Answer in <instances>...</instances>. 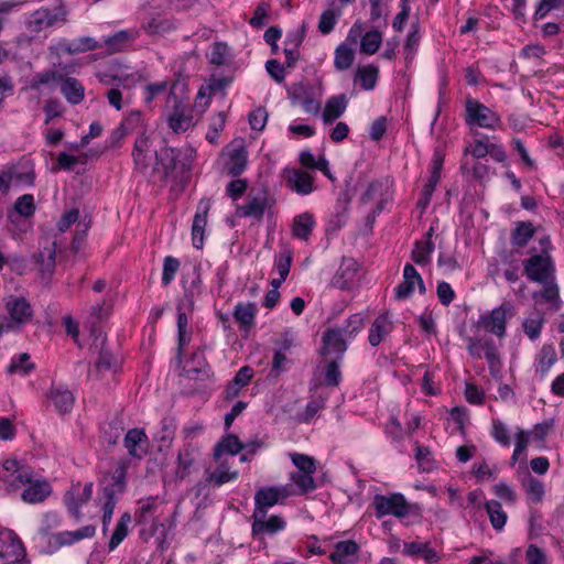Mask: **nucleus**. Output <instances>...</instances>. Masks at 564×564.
I'll use <instances>...</instances> for the list:
<instances>
[{"label": "nucleus", "mask_w": 564, "mask_h": 564, "mask_svg": "<svg viewBox=\"0 0 564 564\" xmlns=\"http://www.w3.org/2000/svg\"><path fill=\"white\" fill-rule=\"evenodd\" d=\"M292 464L296 467L290 474V480L296 486L299 494L305 495L314 491L317 484L313 477L316 473V460L314 457L302 453H289Z\"/></svg>", "instance_id": "f257e3e1"}, {"label": "nucleus", "mask_w": 564, "mask_h": 564, "mask_svg": "<svg viewBox=\"0 0 564 564\" xmlns=\"http://www.w3.org/2000/svg\"><path fill=\"white\" fill-rule=\"evenodd\" d=\"M126 466L120 465L113 470L110 477H105L100 481L98 502L101 506L102 512L113 513L118 496L126 489Z\"/></svg>", "instance_id": "f03ea898"}, {"label": "nucleus", "mask_w": 564, "mask_h": 564, "mask_svg": "<svg viewBox=\"0 0 564 564\" xmlns=\"http://www.w3.org/2000/svg\"><path fill=\"white\" fill-rule=\"evenodd\" d=\"M465 110V121L471 130L482 128L494 131L502 124L500 116L478 99L466 98Z\"/></svg>", "instance_id": "7ed1b4c3"}, {"label": "nucleus", "mask_w": 564, "mask_h": 564, "mask_svg": "<svg viewBox=\"0 0 564 564\" xmlns=\"http://www.w3.org/2000/svg\"><path fill=\"white\" fill-rule=\"evenodd\" d=\"M68 11L64 2H59L54 11L48 8L42 7L32 12L26 21V29L34 34H39L45 29L52 28L57 23H65L67 21Z\"/></svg>", "instance_id": "20e7f679"}, {"label": "nucleus", "mask_w": 564, "mask_h": 564, "mask_svg": "<svg viewBox=\"0 0 564 564\" xmlns=\"http://www.w3.org/2000/svg\"><path fill=\"white\" fill-rule=\"evenodd\" d=\"M372 506L378 519L386 516L402 519L411 513L412 508L402 494L376 495Z\"/></svg>", "instance_id": "39448f33"}, {"label": "nucleus", "mask_w": 564, "mask_h": 564, "mask_svg": "<svg viewBox=\"0 0 564 564\" xmlns=\"http://www.w3.org/2000/svg\"><path fill=\"white\" fill-rule=\"evenodd\" d=\"M271 207L269 192L264 186L252 187L247 196V202L236 207V215L240 218H253L261 220L267 208Z\"/></svg>", "instance_id": "423d86ee"}, {"label": "nucleus", "mask_w": 564, "mask_h": 564, "mask_svg": "<svg viewBox=\"0 0 564 564\" xmlns=\"http://www.w3.org/2000/svg\"><path fill=\"white\" fill-rule=\"evenodd\" d=\"M288 96L293 106H301L306 113H319V97L311 84L304 82L293 84L288 89Z\"/></svg>", "instance_id": "0eeeda50"}, {"label": "nucleus", "mask_w": 564, "mask_h": 564, "mask_svg": "<svg viewBox=\"0 0 564 564\" xmlns=\"http://www.w3.org/2000/svg\"><path fill=\"white\" fill-rule=\"evenodd\" d=\"M24 557V546L15 532L0 530V564H20Z\"/></svg>", "instance_id": "6e6552de"}, {"label": "nucleus", "mask_w": 564, "mask_h": 564, "mask_svg": "<svg viewBox=\"0 0 564 564\" xmlns=\"http://www.w3.org/2000/svg\"><path fill=\"white\" fill-rule=\"evenodd\" d=\"M514 315V306L510 302H503L495 307L489 314L480 317V325L487 332L498 337L506 335V324Z\"/></svg>", "instance_id": "1a4fd4ad"}, {"label": "nucleus", "mask_w": 564, "mask_h": 564, "mask_svg": "<svg viewBox=\"0 0 564 564\" xmlns=\"http://www.w3.org/2000/svg\"><path fill=\"white\" fill-rule=\"evenodd\" d=\"M251 533L254 539H263L264 535H274L280 531H283L286 527V522L280 516H270L268 512L253 511L251 516Z\"/></svg>", "instance_id": "9d476101"}, {"label": "nucleus", "mask_w": 564, "mask_h": 564, "mask_svg": "<svg viewBox=\"0 0 564 564\" xmlns=\"http://www.w3.org/2000/svg\"><path fill=\"white\" fill-rule=\"evenodd\" d=\"M171 101L174 102V106L167 119L169 127L175 133L185 132L193 124V109L188 104L177 98L173 89L170 90L167 96V102Z\"/></svg>", "instance_id": "9b49d317"}, {"label": "nucleus", "mask_w": 564, "mask_h": 564, "mask_svg": "<svg viewBox=\"0 0 564 564\" xmlns=\"http://www.w3.org/2000/svg\"><path fill=\"white\" fill-rule=\"evenodd\" d=\"M528 279L544 283L553 279L554 267L549 254H534L524 262Z\"/></svg>", "instance_id": "f8f14e48"}, {"label": "nucleus", "mask_w": 564, "mask_h": 564, "mask_svg": "<svg viewBox=\"0 0 564 564\" xmlns=\"http://www.w3.org/2000/svg\"><path fill=\"white\" fill-rule=\"evenodd\" d=\"M93 482H86L84 487L80 484L73 485L64 496L65 506L72 517L80 520L82 506L86 505L93 496Z\"/></svg>", "instance_id": "ddd939ff"}, {"label": "nucleus", "mask_w": 564, "mask_h": 564, "mask_svg": "<svg viewBox=\"0 0 564 564\" xmlns=\"http://www.w3.org/2000/svg\"><path fill=\"white\" fill-rule=\"evenodd\" d=\"M4 306L12 327L24 325L33 317L31 304L22 296L10 295L6 300Z\"/></svg>", "instance_id": "4468645a"}, {"label": "nucleus", "mask_w": 564, "mask_h": 564, "mask_svg": "<svg viewBox=\"0 0 564 564\" xmlns=\"http://www.w3.org/2000/svg\"><path fill=\"white\" fill-rule=\"evenodd\" d=\"M0 478L12 489H18L31 480V470L15 459H7L2 464Z\"/></svg>", "instance_id": "2eb2a0df"}, {"label": "nucleus", "mask_w": 564, "mask_h": 564, "mask_svg": "<svg viewBox=\"0 0 564 564\" xmlns=\"http://www.w3.org/2000/svg\"><path fill=\"white\" fill-rule=\"evenodd\" d=\"M415 285H417L421 294L425 293V285L422 276L412 264L406 263L403 268V281L394 289L395 297L398 300L409 299L412 295Z\"/></svg>", "instance_id": "dca6fc26"}, {"label": "nucleus", "mask_w": 564, "mask_h": 564, "mask_svg": "<svg viewBox=\"0 0 564 564\" xmlns=\"http://www.w3.org/2000/svg\"><path fill=\"white\" fill-rule=\"evenodd\" d=\"M284 177L286 186L299 195H308L314 191V177L306 171L286 169Z\"/></svg>", "instance_id": "f3484780"}, {"label": "nucleus", "mask_w": 564, "mask_h": 564, "mask_svg": "<svg viewBox=\"0 0 564 564\" xmlns=\"http://www.w3.org/2000/svg\"><path fill=\"white\" fill-rule=\"evenodd\" d=\"M346 339H348L340 327L328 329L323 336L322 354L324 356L335 355L334 358L341 359L346 351Z\"/></svg>", "instance_id": "a211bd4d"}, {"label": "nucleus", "mask_w": 564, "mask_h": 564, "mask_svg": "<svg viewBox=\"0 0 564 564\" xmlns=\"http://www.w3.org/2000/svg\"><path fill=\"white\" fill-rule=\"evenodd\" d=\"M177 156L178 152L173 148L164 147L159 151L158 154V167L159 178L161 181H166L169 178L176 180L177 174Z\"/></svg>", "instance_id": "6ab92c4d"}, {"label": "nucleus", "mask_w": 564, "mask_h": 564, "mask_svg": "<svg viewBox=\"0 0 564 564\" xmlns=\"http://www.w3.org/2000/svg\"><path fill=\"white\" fill-rule=\"evenodd\" d=\"M209 210V202L200 200L192 225V240L196 249H200L204 245V232L207 225V214Z\"/></svg>", "instance_id": "aec40b11"}, {"label": "nucleus", "mask_w": 564, "mask_h": 564, "mask_svg": "<svg viewBox=\"0 0 564 564\" xmlns=\"http://www.w3.org/2000/svg\"><path fill=\"white\" fill-rule=\"evenodd\" d=\"M148 436L141 429H131L124 436V446L130 456L142 458L147 455Z\"/></svg>", "instance_id": "412c9836"}, {"label": "nucleus", "mask_w": 564, "mask_h": 564, "mask_svg": "<svg viewBox=\"0 0 564 564\" xmlns=\"http://www.w3.org/2000/svg\"><path fill=\"white\" fill-rule=\"evenodd\" d=\"M358 552L359 546L355 541H340L335 544V550L330 553L329 560L333 564H354L357 561Z\"/></svg>", "instance_id": "4be33fe9"}, {"label": "nucleus", "mask_w": 564, "mask_h": 564, "mask_svg": "<svg viewBox=\"0 0 564 564\" xmlns=\"http://www.w3.org/2000/svg\"><path fill=\"white\" fill-rule=\"evenodd\" d=\"M186 283L187 281L183 282L184 294L177 305H180V310L193 312L195 307V300L202 294V280L197 270L193 271L189 284L186 285Z\"/></svg>", "instance_id": "5701e85b"}, {"label": "nucleus", "mask_w": 564, "mask_h": 564, "mask_svg": "<svg viewBox=\"0 0 564 564\" xmlns=\"http://www.w3.org/2000/svg\"><path fill=\"white\" fill-rule=\"evenodd\" d=\"M357 271V262L351 258H344L334 276L333 284L340 290L349 289L350 284L355 280Z\"/></svg>", "instance_id": "b1692460"}, {"label": "nucleus", "mask_w": 564, "mask_h": 564, "mask_svg": "<svg viewBox=\"0 0 564 564\" xmlns=\"http://www.w3.org/2000/svg\"><path fill=\"white\" fill-rule=\"evenodd\" d=\"M393 323L389 313L380 314L369 329L368 340L371 346H378L392 330Z\"/></svg>", "instance_id": "393cba45"}, {"label": "nucleus", "mask_w": 564, "mask_h": 564, "mask_svg": "<svg viewBox=\"0 0 564 564\" xmlns=\"http://www.w3.org/2000/svg\"><path fill=\"white\" fill-rule=\"evenodd\" d=\"M33 260L43 276L52 275L56 262L55 243L52 242L44 246L39 252L33 254Z\"/></svg>", "instance_id": "a878e982"}, {"label": "nucleus", "mask_w": 564, "mask_h": 564, "mask_svg": "<svg viewBox=\"0 0 564 564\" xmlns=\"http://www.w3.org/2000/svg\"><path fill=\"white\" fill-rule=\"evenodd\" d=\"M175 28L172 20L162 17L159 12H150L142 24V29L149 35H161Z\"/></svg>", "instance_id": "bb28decb"}, {"label": "nucleus", "mask_w": 564, "mask_h": 564, "mask_svg": "<svg viewBox=\"0 0 564 564\" xmlns=\"http://www.w3.org/2000/svg\"><path fill=\"white\" fill-rule=\"evenodd\" d=\"M402 553L411 557H422L427 564L437 563L440 556L430 547L429 543L404 542Z\"/></svg>", "instance_id": "cd10ccee"}, {"label": "nucleus", "mask_w": 564, "mask_h": 564, "mask_svg": "<svg viewBox=\"0 0 564 564\" xmlns=\"http://www.w3.org/2000/svg\"><path fill=\"white\" fill-rule=\"evenodd\" d=\"M24 486H28L21 497L25 502L29 503H39L44 501L51 494V486L48 482L42 480L33 481L31 480L26 482Z\"/></svg>", "instance_id": "c85d7f7f"}, {"label": "nucleus", "mask_w": 564, "mask_h": 564, "mask_svg": "<svg viewBox=\"0 0 564 564\" xmlns=\"http://www.w3.org/2000/svg\"><path fill=\"white\" fill-rule=\"evenodd\" d=\"M556 360L557 355L553 345H543L535 356V375L543 379Z\"/></svg>", "instance_id": "c756f323"}, {"label": "nucleus", "mask_w": 564, "mask_h": 564, "mask_svg": "<svg viewBox=\"0 0 564 564\" xmlns=\"http://www.w3.org/2000/svg\"><path fill=\"white\" fill-rule=\"evenodd\" d=\"M48 398L53 402L55 410L61 414L70 412L75 402L72 391L59 387L52 388L48 392Z\"/></svg>", "instance_id": "7c9ffc66"}, {"label": "nucleus", "mask_w": 564, "mask_h": 564, "mask_svg": "<svg viewBox=\"0 0 564 564\" xmlns=\"http://www.w3.org/2000/svg\"><path fill=\"white\" fill-rule=\"evenodd\" d=\"M347 108V98L345 95H336L330 97L324 107L322 113L325 123H332L338 119Z\"/></svg>", "instance_id": "2f4dec72"}, {"label": "nucleus", "mask_w": 564, "mask_h": 564, "mask_svg": "<svg viewBox=\"0 0 564 564\" xmlns=\"http://www.w3.org/2000/svg\"><path fill=\"white\" fill-rule=\"evenodd\" d=\"M177 308V356H181L184 352L185 347L188 345L191 340V334L187 330L188 327V314L192 312L186 310H180V305Z\"/></svg>", "instance_id": "473e14b6"}, {"label": "nucleus", "mask_w": 564, "mask_h": 564, "mask_svg": "<svg viewBox=\"0 0 564 564\" xmlns=\"http://www.w3.org/2000/svg\"><path fill=\"white\" fill-rule=\"evenodd\" d=\"M61 93L72 105H77L84 99L85 88L74 77H66L61 85Z\"/></svg>", "instance_id": "72a5a7b5"}, {"label": "nucleus", "mask_w": 564, "mask_h": 564, "mask_svg": "<svg viewBox=\"0 0 564 564\" xmlns=\"http://www.w3.org/2000/svg\"><path fill=\"white\" fill-rule=\"evenodd\" d=\"M280 490L275 487L261 488L254 496V510L268 512V509L279 502Z\"/></svg>", "instance_id": "f704fd0d"}, {"label": "nucleus", "mask_w": 564, "mask_h": 564, "mask_svg": "<svg viewBox=\"0 0 564 564\" xmlns=\"http://www.w3.org/2000/svg\"><path fill=\"white\" fill-rule=\"evenodd\" d=\"M257 306L253 303H238L234 310V317L240 327L248 330L254 324Z\"/></svg>", "instance_id": "c9c22d12"}, {"label": "nucleus", "mask_w": 564, "mask_h": 564, "mask_svg": "<svg viewBox=\"0 0 564 564\" xmlns=\"http://www.w3.org/2000/svg\"><path fill=\"white\" fill-rule=\"evenodd\" d=\"M315 225L314 217L310 213H303L296 216L293 220L292 232L293 236L306 240L312 234Z\"/></svg>", "instance_id": "e433bc0d"}, {"label": "nucleus", "mask_w": 564, "mask_h": 564, "mask_svg": "<svg viewBox=\"0 0 564 564\" xmlns=\"http://www.w3.org/2000/svg\"><path fill=\"white\" fill-rule=\"evenodd\" d=\"M522 487L528 496V499L532 503H540L542 501L544 496V486L538 478L528 473L522 479Z\"/></svg>", "instance_id": "4c0bfd02"}, {"label": "nucleus", "mask_w": 564, "mask_h": 564, "mask_svg": "<svg viewBox=\"0 0 564 564\" xmlns=\"http://www.w3.org/2000/svg\"><path fill=\"white\" fill-rule=\"evenodd\" d=\"M61 46L66 53L73 55L84 53L87 51H94L99 47V44L94 37L83 36L74 40L70 43L64 41L63 43H61Z\"/></svg>", "instance_id": "58836bf2"}, {"label": "nucleus", "mask_w": 564, "mask_h": 564, "mask_svg": "<svg viewBox=\"0 0 564 564\" xmlns=\"http://www.w3.org/2000/svg\"><path fill=\"white\" fill-rule=\"evenodd\" d=\"M485 508L494 529L501 531L508 519L507 513L502 510L501 503L497 500H489L485 503Z\"/></svg>", "instance_id": "ea45409f"}, {"label": "nucleus", "mask_w": 564, "mask_h": 564, "mask_svg": "<svg viewBox=\"0 0 564 564\" xmlns=\"http://www.w3.org/2000/svg\"><path fill=\"white\" fill-rule=\"evenodd\" d=\"M242 451V443L235 434H228L225 436L215 447L214 457L219 459L224 453L236 455Z\"/></svg>", "instance_id": "a19ab883"}, {"label": "nucleus", "mask_w": 564, "mask_h": 564, "mask_svg": "<svg viewBox=\"0 0 564 564\" xmlns=\"http://www.w3.org/2000/svg\"><path fill=\"white\" fill-rule=\"evenodd\" d=\"M334 66L337 70H346L355 61V52L345 43L339 44L334 53Z\"/></svg>", "instance_id": "79ce46f5"}, {"label": "nucleus", "mask_w": 564, "mask_h": 564, "mask_svg": "<svg viewBox=\"0 0 564 564\" xmlns=\"http://www.w3.org/2000/svg\"><path fill=\"white\" fill-rule=\"evenodd\" d=\"M383 187H384V185L382 182H379V181L372 182L369 184L368 188L361 196V202L365 204L378 199L377 208L372 212L373 217L383 209V199H382Z\"/></svg>", "instance_id": "37998d69"}, {"label": "nucleus", "mask_w": 564, "mask_h": 564, "mask_svg": "<svg viewBox=\"0 0 564 564\" xmlns=\"http://www.w3.org/2000/svg\"><path fill=\"white\" fill-rule=\"evenodd\" d=\"M131 522V516L129 512H124L120 520L118 521L116 529L110 538L108 547L110 551H113L128 535L129 529L128 525Z\"/></svg>", "instance_id": "c03bdc74"}, {"label": "nucleus", "mask_w": 564, "mask_h": 564, "mask_svg": "<svg viewBox=\"0 0 564 564\" xmlns=\"http://www.w3.org/2000/svg\"><path fill=\"white\" fill-rule=\"evenodd\" d=\"M434 251L433 241H416L412 250V260L419 265H426L431 261V254Z\"/></svg>", "instance_id": "a18cd8bd"}, {"label": "nucleus", "mask_w": 564, "mask_h": 564, "mask_svg": "<svg viewBox=\"0 0 564 564\" xmlns=\"http://www.w3.org/2000/svg\"><path fill=\"white\" fill-rule=\"evenodd\" d=\"M534 228L531 223H519L514 228L511 242L514 247L522 248L533 237Z\"/></svg>", "instance_id": "49530a36"}, {"label": "nucleus", "mask_w": 564, "mask_h": 564, "mask_svg": "<svg viewBox=\"0 0 564 564\" xmlns=\"http://www.w3.org/2000/svg\"><path fill=\"white\" fill-rule=\"evenodd\" d=\"M382 43V34L378 30L366 32L360 41V51L365 54H375Z\"/></svg>", "instance_id": "de8ad7c7"}, {"label": "nucleus", "mask_w": 564, "mask_h": 564, "mask_svg": "<svg viewBox=\"0 0 564 564\" xmlns=\"http://www.w3.org/2000/svg\"><path fill=\"white\" fill-rule=\"evenodd\" d=\"M543 324V314L540 312H535L530 317L524 319L523 330L531 340H535L541 334Z\"/></svg>", "instance_id": "09e8293b"}, {"label": "nucleus", "mask_w": 564, "mask_h": 564, "mask_svg": "<svg viewBox=\"0 0 564 564\" xmlns=\"http://www.w3.org/2000/svg\"><path fill=\"white\" fill-rule=\"evenodd\" d=\"M339 361L340 359L332 358L326 361L324 367V383L330 387H337L341 379V373L339 370Z\"/></svg>", "instance_id": "8fccbe9b"}, {"label": "nucleus", "mask_w": 564, "mask_h": 564, "mask_svg": "<svg viewBox=\"0 0 564 564\" xmlns=\"http://www.w3.org/2000/svg\"><path fill=\"white\" fill-rule=\"evenodd\" d=\"M357 78L360 80L364 89H373L377 84L378 68L373 65L358 67Z\"/></svg>", "instance_id": "3c124183"}, {"label": "nucleus", "mask_w": 564, "mask_h": 564, "mask_svg": "<svg viewBox=\"0 0 564 564\" xmlns=\"http://www.w3.org/2000/svg\"><path fill=\"white\" fill-rule=\"evenodd\" d=\"M237 477L238 471H229L225 468L224 464H221L215 471L207 476L206 480L216 487H220L226 482L237 479Z\"/></svg>", "instance_id": "603ef678"}, {"label": "nucleus", "mask_w": 564, "mask_h": 564, "mask_svg": "<svg viewBox=\"0 0 564 564\" xmlns=\"http://www.w3.org/2000/svg\"><path fill=\"white\" fill-rule=\"evenodd\" d=\"M154 152H156V151L151 149L150 138L144 133L140 134L134 142V148H133V153H132L134 164H142L143 163V161H142L143 154L154 153Z\"/></svg>", "instance_id": "864d4df0"}, {"label": "nucleus", "mask_w": 564, "mask_h": 564, "mask_svg": "<svg viewBox=\"0 0 564 564\" xmlns=\"http://www.w3.org/2000/svg\"><path fill=\"white\" fill-rule=\"evenodd\" d=\"M487 140V137L475 139L473 142L466 145L464 153L466 155H471L474 159L485 158L488 155V149L490 144V142Z\"/></svg>", "instance_id": "5fc2aeb1"}, {"label": "nucleus", "mask_w": 564, "mask_h": 564, "mask_svg": "<svg viewBox=\"0 0 564 564\" xmlns=\"http://www.w3.org/2000/svg\"><path fill=\"white\" fill-rule=\"evenodd\" d=\"M327 399V394H318L313 397L307 403L305 412L303 413V421L308 423L317 413H319L325 408Z\"/></svg>", "instance_id": "6e6d98bb"}, {"label": "nucleus", "mask_w": 564, "mask_h": 564, "mask_svg": "<svg viewBox=\"0 0 564 564\" xmlns=\"http://www.w3.org/2000/svg\"><path fill=\"white\" fill-rule=\"evenodd\" d=\"M543 291L540 294H534V297L541 296L545 302L551 303L554 310L560 307L558 288L553 279L544 282Z\"/></svg>", "instance_id": "4d7b16f0"}, {"label": "nucleus", "mask_w": 564, "mask_h": 564, "mask_svg": "<svg viewBox=\"0 0 564 564\" xmlns=\"http://www.w3.org/2000/svg\"><path fill=\"white\" fill-rule=\"evenodd\" d=\"M177 460H178L177 475L180 476L181 479H183L188 475L189 469L195 462V456H194L193 449L189 447L183 448L178 453Z\"/></svg>", "instance_id": "13d9d810"}, {"label": "nucleus", "mask_w": 564, "mask_h": 564, "mask_svg": "<svg viewBox=\"0 0 564 564\" xmlns=\"http://www.w3.org/2000/svg\"><path fill=\"white\" fill-rule=\"evenodd\" d=\"M340 12H335L332 9L325 10L319 18L318 31L322 34H329L334 30Z\"/></svg>", "instance_id": "bf43d9fd"}, {"label": "nucleus", "mask_w": 564, "mask_h": 564, "mask_svg": "<svg viewBox=\"0 0 564 564\" xmlns=\"http://www.w3.org/2000/svg\"><path fill=\"white\" fill-rule=\"evenodd\" d=\"M247 165V156L245 151L235 150L230 155V166L229 174L232 176H239L246 169Z\"/></svg>", "instance_id": "052dcab7"}, {"label": "nucleus", "mask_w": 564, "mask_h": 564, "mask_svg": "<svg viewBox=\"0 0 564 564\" xmlns=\"http://www.w3.org/2000/svg\"><path fill=\"white\" fill-rule=\"evenodd\" d=\"M26 0H2L0 1V32L4 29L7 19L6 17L12 12L18 11Z\"/></svg>", "instance_id": "680f3d73"}, {"label": "nucleus", "mask_w": 564, "mask_h": 564, "mask_svg": "<svg viewBox=\"0 0 564 564\" xmlns=\"http://www.w3.org/2000/svg\"><path fill=\"white\" fill-rule=\"evenodd\" d=\"M491 435L502 446H509L511 438L507 426L498 419L492 420Z\"/></svg>", "instance_id": "e2e57ef3"}, {"label": "nucleus", "mask_w": 564, "mask_h": 564, "mask_svg": "<svg viewBox=\"0 0 564 564\" xmlns=\"http://www.w3.org/2000/svg\"><path fill=\"white\" fill-rule=\"evenodd\" d=\"M158 154L159 152L143 154V163L135 164L137 169L147 176H155L159 172Z\"/></svg>", "instance_id": "0e129e2a"}, {"label": "nucleus", "mask_w": 564, "mask_h": 564, "mask_svg": "<svg viewBox=\"0 0 564 564\" xmlns=\"http://www.w3.org/2000/svg\"><path fill=\"white\" fill-rule=\"evenodd\" d=\"M180 269V261L174 257H166L163 262L162 284L169 285Z\"/></svg>", "instance_id": "69168bd1"}, {"label": "nucleus", "mask_w": 564, "mask_h": 564, "mask_svg": "<svg viewBox=\"0 0 564 564\" xmlns=\"http://www.w3.org/2000/svg\"><path fill=\"white\" fill-rule=\"evenodd\" d=\"M14 209L23 217H30L33 215L35 210L33 196L30 194H24L19 197L14 204Z\"/></svg>", "instance_id": "338daca9"}, {"label": "nucleus", "mask_w": 564, "mask_h": 564, "mask_svg": "<svg viewBox=\"0 0 564 564\" xmlns=\"http://www.w3.org/2000/svg\"><path fill=\"white\" fill-rule=\"evenodd\" d=\"M364 327V318L360 314H354L346 321V326L341 328L344 335L349 339L359 333Z\"/></svg>", "instance_id": "774afa93"}]
</instances>
